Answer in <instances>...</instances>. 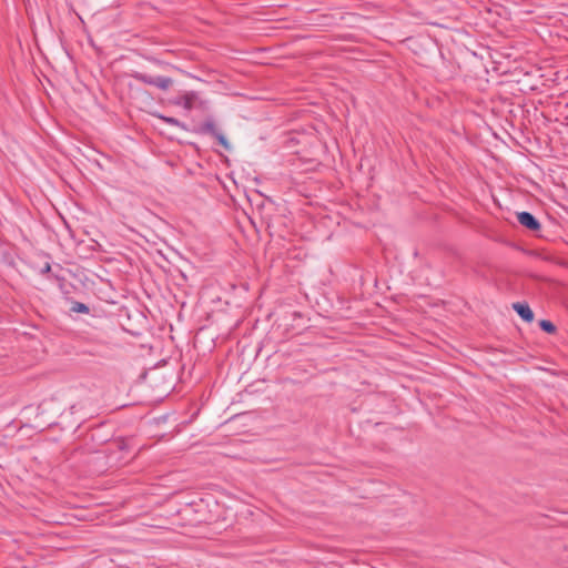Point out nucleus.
<instances>
[{
  "instance_id": "8",
  "label": "nucleus",
  "mask_w": 568,
  "mask_h": 568,
  "mask_svg": "<svg viewBox=\"0 0 568 568\" xmlns=\"http://www.w3.org/2000/svg\"><path fill=\"white\" fill-rule=\"evenodd\" d=\"M160 119L172 125H181L180 121L174 118L160 115Z\"/></svg>"
},
{
  "instance_id": "5",
  "label": "nucleus",
  "mask_w": 568,
  "mask_h": 568,
  "mask_svg": "<svg viewBox=\"0 0 568 568\" xmlns=\"http://www.w3.org/2000/svg\"><path fill=\"white\" fill-rule=\"evenodd\" d=\"M173 83V80L171 78L166 77H156L154 79V87L161 89V90H168Z\"/></svg>"
},
{
  "instance_id": "1",
  "label": "nucleus",
  "mask_w": 568,
  "mask_h": 568,
  "mask_svg": "<svg viewBox=\"0 0 568 568\" xmlns=\"http://www.w3.org/2000/svg\"><path fill=\"white\" fill-rule=\"evenodd\" d=\"M517 219H518V222L523 226H525V227H527V229H529L531 231H538L541 227L540 223L529 212H520V213H518L517 214Z\"/></svg>"
},
{
  "instance_id": "4",
  "label": "nucleus",
  "mask_w": 568,
  "mask_h": 568,
  "mask_svg": "<svg viewBox=\"0 0 568 568\" xmlns=\"http://www.w3.org/2000/svg\"><path fill=\"white\" fill-rule=\"evenodd\" d=\"M513 307L524 321L530 323L534 320V313L528 304L515 303Z\"/></svg>"
},
{
  "instance_id": "9",
  "label": "nucleus",
  "mask_w": 568,
  "mask_h": 568,
  "mask_svg": "<svg viewBox=\"0 0 568 568\" xmlns=\"http://www.w3.org/2000/svg\"><path fill=\"white\" fill-rule=\"evenodd\" d=\"M79 310H87V306H85V305H83V304H81V305L79 306Z\"/></svg>"
},
{
  "instance_id": "2",
  "label": "nucleus",
  "mask_w": 568,
  "mask_h": 568,
  "mask_svg": "<svg viewBox=\"0 0 568 568\" xmlns=\"http://www.w3.org/2000/svg\"><path fill=\"white\" fill-rule=\"evenodd\" d=\"M202 132H206V133H211L212 135H214L216 138V140L219 141V143L226 150L230 149V143L227 142L226 138L216 131V128H215V124L213 122H205L203 125H202V129H201Z\"/></svg>"
},
{
  "instance_id": "7",
  "label": "nucleus",
  "mask_w": 568,
  "mask_h": 568,
  "mask_svg": "<svg viewBox=\"0 0 568 568\" xmlns=\"http://www.w3.org/2000/svg\"><path fill=\"white\" fill-rule=\"evenodd\" d=\"M539 326L542 331L549 334H554L556 332V326L550 321L542 320L540 321Z\"/></svg>"
},
{
  "instance_id": "3",
  "label": "nucleus",
  "mask_w": 568,
  "mask_h": 568,
  "mask_svg": "<svg viewBox=\"0 0 568 568\" xmlns=\"http://www.w3.org/2000/svg\"><path fill=\"white\" fill-rule=\"evenodd\" d=\"M197 100V93L194 91L185 92L175 99L174 103L176 105L183 106L185 110H191L194 106L195 101Z\"/></svg>"
},
{
  "instance_id": "6",
  "label": "nucleus",
  "mask_w": 568,
  "mask_h": 568,
  "mask_svg": "<svg viewBox=\"0 0 568 568\" xmlns=\"http://www.w3.org/2000/svg\"><path fill=\"white\" fill-rule=\"evenodd\" d=\"M138 81L144 83V84H149V85H153L154 84V79L153 77H150L148 74H144V73H135L133 75Z\"/></svg>"
},
{
  "instance_id": "10",
  "label": "nucleus",
  "mask_w": 568,
  "mask_h": 568,
  "mask_svg": "<svg viewBox=\"0 0 568 568\" xmlns=\"http://www.w3.org/2000/svg\"><path fill=\"white\" fill-rule=\"evenodd\" d=\"M44 271H47V272L50 271V265L49 264L45 265Z\"/></svg>"
}]
</instances>
